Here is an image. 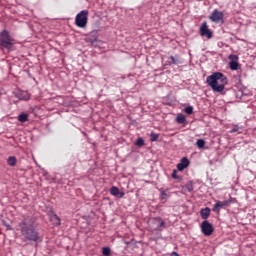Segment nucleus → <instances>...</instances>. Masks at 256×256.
Segmentation results:
<instances>
[{"mask_svg":"<svg viewBox=\"0 0 256 256\" xmlns=\"http://www.w3.org/2000/svg\"><path fill=\"white\" fill-rule=\"evenodd\" d=\"M18 227L24 241H39V232L35 230V220L32 217H25L19 222Z\"/></svg>","mask_w":256,"mask_h":256,"instance_id":"obj_1","label":"nucleus"},{"mask_svg":"<svg viewBox=\"0 0 256 256\" xmlns=\"http://www.w3.org/2000/svg\"><path fill=\"white\" fill-rule=\"evenodd\" d=\"M206 83L211 87L215 93H223L225 91V85H227V76L221 72H214L212 75L206 78Z\"/></svg>","mask_w":256,"mask_h":256,"instance_id":"obj_2","label":"nucleus"},{"mask_svg":"<svg viewBox=\"0 0 256 256\" xmlns=\"http://www.w3.org/2000/svg\"><path fill=\"white\" fill-rule=\"evenodd\" d=\"M13 45H15V39L11 37L9 31L3 30L0 33V49H8V51H12Z\"/></svg>","mask_w":256,"mask_h":256,"instance_id":"obj_3","label":"nucleus"},{"mask_svg":"<svg viewBox=\"0 0 256 256\" xmlns=\"http://www.w3.org/2000/svg\"><path fill=\"white\" fill-rule=\"evenodd\" d=\"M89 21V10L80 11L75 17V25L80 29H85Z\"/></svg>","mask_w":256,"mask_h":256,"instance_id":"obj_4","label":"nucleus"},{"mask_svg":"<svg viewBox=\"0 0 256 256\" xmlns=\"http://www.w3.org/2000/svg\"><path fill=\"white\" fill-rule=\"evenodd\" d=\"M201 231L205 237H209L210 235H213V224L209 221L205 220L201 223Z\"/></svg>","mask_w":256,"mask_h":256,"instance_id":"obj_5","label":"nucleus"},{"mask_svg":"<svg viewBox=\"0 0 256 256\" xmlns=\"http://www.w3.org/2000/svg\"><path fill=\"white\" fill-rule=\"evenodd\" d=\"M223 17H224L223 12L215 9L209 16V19L210 21H212V23H223Z\"/></svg>","mask_w":256,"mask_h":256,"instance_id":"obj_6","label":"nucleus"},{"mask_svg":"<svg viewBox=\"0 0 256 256\" xmlns=\"http://www.w3.org/2000/svg\"><path fill=\"white\" fill-rule=\"evenodd\" d=\"M200 35L201 37H206L207 39H211L213 37V32L207 26V22H203L200 26Z\"/></svg>","mask_w":256,"mask_h":256,"instance_id":"obj_7","label":"nucleus"},{"mask_svg":"<svg viewBox=\"0 0 256 256\" xmlns=\"http://www.w3.org/2000/svg\"><path fill=\"white\" fill-rule=\"evenodd\" d=\"M231 203H233V198L224 201H217L212 211H214L215 213H219V209H223V207H229Z\"/></svg>","mask_w":256,"mask_h":256,"instance_id":"obj_8","label":"nucleus"},{"mask_svg":"<svg viewBox=\"0 0 256 256\" xmlns=\"http://www.w3.org/2000/svg\"><path fill=\"white\" fill-rule=\"evenodd\" d=\"M187 167H189V159L187 157H183L180 163L177 164V169L178 171H184Z\"/></svg>","mask_w":256,"mask_h":256,"instance_id":"obj_9","label":"nucleus"},{"mask_svg":"<svg viewBox=\"0 0 256 256\" xmlns=\"http://www.w3.org/2000/svg\"><path fill=\"white\" fill-rule=\"evenodd\" d=\"M110 194L114 197H119V199H123V197H125V192L119 191V188L116 186L110 188Z\"/></svg>","mask_w":256,"mask_h":256,"instance_id":"obj_10","label":"nucleus"},{"mask_svg":"<svg viewBox=\"0 0 256 256\" xmlns=\"http://www.w3.org/2000/svg\"><path fill=\"white\" fill-rule=\"evenodd\" d=\"M152 224L156 225L154 229L157 231L161 229V227H165V221L161 220V218H154L152 219Z\"/></svg>","mask_w":256,"mask_h":256,"instance_id":"obj_11","label":"nucleus"},{"mask_svg":"<svg viewBox=\"0 0 256 256\" xmlns=\"http://www.w3.org/2000/svg\"><path fill=\"white\" fill-rule=\"evenodd\" d=\"M17 97L21 101H29V99H31V95H29L27 91H20V92H18L17 93Z\"/></svg>","mask_w":256,"mask_h":256,"instance_id":"obj_12","label":"nucleus"},{"mask_svg":"<svg viewBox=\"0 0 256 256\" xmlns=\"http://www.w3.org/2000/svg\"><path fill=\"white\" fill-rule=\"evenodd\" d=\"M200 215L202 219H209V215H211V209L209 207L201 209Z\"/></svg>","mask_w":256,"mask_h":256,"instance_id":"obj_13","label":"nucleus"},{"mask_svg":"<svg viewBox=\"0 0 256 256\" xmlns=\"http://www.w3.org/2000/svg\"><path fill=\"white\" fill-rule=\"evenodd\" d=\"M50 221L53 222V225H61V218L59 216H57V214H53L51 217H50Z\"/></svg>","mask_w":256,"mask_h":256,"instance_id":"obj_14","label":"nucleus"},{"mask_svg":"<svg viewBox=\"0 0 256 256\" xmlns=\"http://www.w3.org/2000/svg\"><path fill=\"white\" fill-rule=\"evenodd\" d=\"M7 163L10 167H15V165H17V158L15 156H9L7 158Z\"/></svg>","mask_w":256,"mask_h":256,"instance_id":"obj_15","label":"nucleus"},{"mask_svg":"<svg viewBox=\"0 0 256 256\" xmlns=\"http://www.w3.org/2000/svg\"><path fill=\"white\" fill-rule=\"evenodd\" d=\"M18 121L20 123H27V121H29V115L28 114H25V113H22L18 116Z\"/></svg>","mask_w":256,"mask_h":256,"instance_id":"obj_16","label":"nucleus"},{"mask_svg":"<svg viewBox=\"0 0 256 256\" xmlns=\"http://www.w3.org/2000/svg\"><path fill=\"white\" fill-rule=\"evenodd\" d=\"M170 61H169V65H178V63H180L179 61V56H170L169 57Z\"/></svg>","mask_w":256,"mask_h":256,"instance_id":"obj_17","label":"nucleus"},{"mask_svg":"<svg viewBox=\"0 0 256 256\" xmlns=\"http://www.w3.org/2000/svg\"><path fill=\"white\" fill-rule=\"evenodd\" d=\"M229 67L231 71H237V69L239 68V63H237V61H230Z\"/></svg>","mask_w":256,"mask_h":256,"instance_id":"obj_18","label":"nucleus"},{"mask_svg":"<svg viewBox=\"0 0 256 256\" xmlns=\"http://www.w3.org/2000/svg\"><path fill=\"white\" fill-rule=\"evenodd\" d=\"M169 197V194H167V190L160 189V199L165 200Z\"/></svg>","mask_w":256,"mask_h":256,"instance_id":"obj_19","label":"nucleus"},{"mask_svg":"<svg viewBox=\"0 0 256 256\" xmlns=\"http://www.w3.org/2000/svg\"><path fill=\"white\" fill-rule=\"evenodd\" d=\"M176 121L177 123H180L181 125H183V123H185L187 119H185V116H183V114H180L177 116Z\"/></svg>","mask_w":256,"mask_h":256,"instance_id":"obj_20","label":"nucleus"},{"mask_svg":"<svg viewBox=\"0 0 256 256\" xmlns=\"http://www.w3.org/2000/svg\"><path fill=\"white\" fill-rule=\"evenodd\" d=\"M196 145H197L198 149H203L205 147V140L198 139L196 142Z\"/></svg>","mask_w":256,"mask_h":256,"instance_id":"obj_21","label":"nucleus"},{"mask_svg":"<svg viewBox=\"0 0 256 256\" xmlns=\"http://www.w3.org/2000/svg\"><path fill=\"white\" fill-rule=\"evenodd\" d=\"M90 36L94 37L93 39H90V43H95V41H97V30L90 32Z\"/></svg>","mask_w":256,"mask_h":256,"instance_id":"obj_22","label":"nucleus"},{"mask_svg":"<svg viewBox=\"0 0 256 256\" xmlns=\"http://www.w3.org/2000/svg\"><path fill=\"white\" fill-rule=\"evenodd\" d=\"M158 140H159V134H157L155 132H152L150 134V141L155 142V141H158Z\"/></svg>","mask_w":256,"mask_h":256,"instance_id":"obj_23","label":"nucleus"},{"mask_svg":"<svg viewBox=\"0 0 256 256\" xmlns=\"http://www.w3.org/2000/svg\"><path fill=\"white\" fill-rule=\"evenodd\" d=\"M102 255H104V256L111 255V248H109V247L102 248Z\"/></svg>","mask_w":256,"mask_h":256,"instance_id":"obj_24","label":"nucleus"},{"mask_svg":"<svg viewBox=\"0 0 256 256\" xmlns=\"http://www.w3.org/2000/svg\"><path fill=\"white\" fill-rule=\"evenodd\" d=\"M136 145L137 147H143V145H145V140H143V138H138L136 140Z\"/></svg>","mask_w":256,"mask_h":256,"instance_id":"obj_25","label":"nucleus"},{"mask_svg":"<svg viewBox=\"0 0 256 256\" xmlns=\"http://www.w3.org/2000/svg\"><path fill=\"white\" fill-rule=\"evenodd\" d=\"M184 111L187 115L193 114V106H187Z\"/></svg>","mask_w":256,"mask_h":256,"instance_id":"obj_26","label":"nucleus"},{"mask_svg":"<svg viewBox=\"0 0 256 256\" xmlns=\"http://www.w3.org/2000/svg\"><path fill=\"white\" fill-rule=\"evenodd\" d=\"M172 179H181V177H179V175H177V170H173Z\"/></svg>","mask_w":256,"mask_h":256,"instance_id":"obj_27","label":"nucleus"},{"mask_svg":"<svg viewBox=\"0 0 256 256\" xmlns=\"http://www.w3.org/2000/svg\"><path fill=\"white\" fill-rule=\"evenodd\" d=\"M239 132V126H234L233 129L230 130V133H237Z\"/></svg>","mask_w":256,"mask_h":256,"instance_id":"obj_28","label":"nucleus"},{"mask_svg":"<svg viewBox=\"0 0 256 256\" xmlns=\"http://www.w3.org/2000/svg\"><path fill=\"white\" fill-rule=\"evenodd\" d=\"M187 190L189 191V193H191V191H193V185H188Z\"/></svg>","mask_w":256,"mask_h":256,"instance_id":"obj_29","label":"nucleus"},{"mask_svg":"<svg viewBox=\"0 0 256 256\" xmlns=\"http://www.w3.org/2000/svg\"><path fill=\"white\" fill-rule=\"evenodd\" d=\"M171 256H179L177 252H172Z\"/></svg>","mask_w":256,"mask_h":256,"instance_id":"obj_30","label":"nucleus"},{"mask_svg":"<svg viewBox=\"0 0 256 256\" xmlns=\"http://www.w3.org/2000/svg\"><path fill=\"white\" fill-rule=\"evenodd\" d=\"M229 59H237V56L231 55V56H229Z\"/></svg>","mask_w":256,"mask_h":256,"instance_id":"obj_31","label":"nucleus"}]
</instances>
